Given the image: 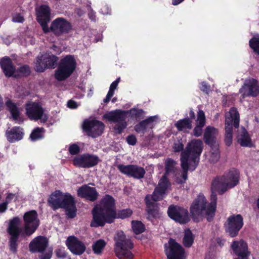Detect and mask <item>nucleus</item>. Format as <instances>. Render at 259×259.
Returning <instances> with one entry per match:
<instances>
[{
  "label": "nucleus",
  "mask_w": 259,
  "mask_h": 259,
  "mask_svg": "<svg viewBox=\"0 0 259 259\" xmlns=\"http://www.w3.org/2000/svg\"><path fill=\"white\" fill-rule=\"evenodd\" d=\"M184 1V0H172V4L174 6H177L181 3Z\"/></svg>",
  "instance_id": "680f3d73"
},
{
  "label": "nucleus",
  "mask_w": 259,
  "mask_h": 259,
  "mask_svg": "<svg viewBox=\"0 0 259 259\" xmlns=\"http://www.w3.org/2000/svg\"><path fill=\"white\" fill-rule=\"evenodd\" d=\"M66 245L69 250L75 255L83 254L86 249L84 244L73 236L67 238L66 241Z\"/></svg>",
  "instance_id": "412c9836"
},
{
  "label": "nucleus",
  "mask_w": 259,
  "mask_h": 259,
  "mask_svg": "<svg viewBox=\"0 0 259 259\" xmlns=\"http://www.w3.org/2000/svg\"><path fill=\"white\" fill-rule=\"evenodd\" d=\"M237 139V142L241 146L250 147L252 145L251 139L247 132L244 127H242L238 131Z\"/></svg>",
  "instance_id": "7c9ffc66"
},
{
  "label": "nucleus",
  "mask_w": 259,
  "mask_h": 259,
  "mask_svg": "<svg viewBox=\"0 0 259 259\" xmlns=\"http://www.w3.org/2000/svg\"><path fill=\"white\" fill-rule=\"evenodd\" d=\"M157 118V116H150L141 121L135 126V130L138 133L144 134L147 130L153 128L155 125L154 121Z\"/></svg>",
  "instance_id": "393cba45"
},
{
  "label": "nucleus",
  "mask_w": 259,
  "mask_h": 259,
  "mask_svg": "<svg viewBox=\"0 0 259 259\" xmlns=\"http://www.w3.org/2000/svg\"><path fill=\"white\" fill-rule=\"evenodd\" d=\"M120 81V78H118L116 80L113 81L110 85L108 92L112 93L114 94V90L117 88L118 83Z\"/></svg>",
  "instance_id": "8fccbe9b"
},
{
  "label": "nucleus",
  "mask_w": 259,
  "mask_h": 259,
  "mask_svg": "<svg viewBox=\"0 0 259 259\" xmlns=\"http://www.w3.org/2000/svg\"><path fill=\"white\" fill-rule=\"evenodd\" d=\"M235 182L233 183L230 182H226L225 179L223 178V176L217 177L213 180L211 183V195H216V192H218L220 194H222L228 189L232 188L235 186Z\"/></svg>",
  "instance_id": "6ab92c4d"
},
{
  "label": "nucleus",
  "mask_w": 259,
  "mask_h": 259,
  "mask_svg": "<svg viewBox=\"0 0 259 259\" xmlns=\"http://www.w3.org/2000/svg\"><path fill=\"white\" fill-rule=\"evenodd\" d=\"M128 113L130 114L132 118L138 119L143 118L144 111L142 109L133 108L128 112L116 110L106 115V118L109 121L115 123L114 130L116 134H121L126 127L127 123L125 119Z\"/></svg>",
  "instance_id": "423d86ee"
},
{
  "label": "nucleus",
  "mask_w": 259,
  "mask_h": 259,
  "mask_svg": "<svg viewBox=\"0 0 259 259\" xmlns=\"http://www.w3.org/2000/svg\"><path fill=\"white\" fill-rule=\"evenodd\" d=\"M48 203L54 210L64 208L66 214L70 218L76 216V208L74 199L69 194H64L60 191H56L50 195Z\"/></svg>",
  "instance_id": "39448f33"
},
{
  "label": "nucleus",
  "mask_w": 259,
  "mask_h": 259,
  "mask_svg": "<svg viewBox=\"0 0 259 259\" xmlns=\"http://www.w3.org/2000/svg\"><path fill=\"white\" fill-rule=\"evenodd\" d=\"M48 244V241L46 237L38 236L34 239L29 244L30 250L32 252H39L40 259H50L52 252L48 250L45 251Z\"/></svg>",
  "instance_id": "9d476101"
},
{
  "label": "nucleus",
  "mask_w": 259,
  "mask_h": 259,
  "mask_svg": "<svg viewBox=\"0 0 259 259\" xmlns=\"http://www.w3.org/2000/svg\"><path fill=\"white\" fill-rule=\"evenodd\" d=\"M203 149V142L199 139H194L190 142L185 151L181 154V163L183 171L182 179L177 178L176 182L179 184L184 183L187 179L188 170H194L199 161V156Z\"/></svg>",
  "instance_id": "7ed1b4c3"
},
{
  "label": "nucleus",
  "mask_w": 259,
  "mask_h": 259,
  "mask_svg": "<svg viewBox=\"0 0 259 259\" xmlns=\"http://www.w3.org/2000/svg\"><path fill=\"white\" fill-rule=\"evenodd\" d=\"M170 186V183L166 178L164 175L160 180L157 187L155 189L152 196V199L154 201H157L162 199L165 194V191L168 187Z\"/></svg>",
  "instance_id": "5701e85b"
},
{
  "label": "nucleus",
  "mask_w": 259,
  "mask_h": 259,
  "mask_svg": "<svg viewBox=\"0 0 259 259\" xmlns=\"http://www.w3.org/2000/svg\"><path fill=\"white\" fill-rule=\"evenodd\" d=\"M117 168L122 174L135 179L143 178L146 171L144 168L137 165L130 164L125 165L122 164L117 165Z\"/></svg>",
  "instance_id": "2eb2a0df"
},
{
  "label": "nucleus",
  "mask_w": 259,
  "mask_h": 259,
  "mask_svg": "<svg viewBox=\"0 0 259 259\" xmlns=\"http://www.w3.org/2000/svg\"><path fill=\"white\" fill-rule=\"evenodd\" d=\"M189 115H190V118L191 120L192 119H194L195 118V113L193 112V110H191L189 112Z\"/></svg>",
  "instance_id": "052dcab7"
},
{
  "label": "nucleus",
  "mask_w": 259,
  "mask_h": 259,
  "mask_svg": "<svg viewBox=\"0 0 259 259\" xmlns=\"http://www.w3.org/2000/svg\"><path fill=\"white\" fill-rule=\"evenodd\" d=\"M50 29L55 34L60 35L63 33H68L71 25L64 19L58 18L53 21Z\"/></svg>",
  "instance_id": "4be33fe9"
},
{
  "label": "nucleus",
  "mask_w": 259,
  "mask_h": 259,
  "mask_svg": "<svg viewBox=\"0 0 259 259\" xmlns=\"http://www.w3.org/2000/svg\"><path fill=\"white\" fill-rule=\"evenodd\" d=\"M211 202L206 206L207 200L202 195H199L193 202L190 212L193 219L196 222H199V219L205 216L208 221L213 217L216 209L217 195H211Z\"/></svg>",
  "instance_id": "20e7f679"
},
{
  "label": "nucleus",
  "mask_w": 259,
  "mask_h": 259,
  "mask_svg": "<svg viewBox=\"0 0 259 259\" xmlns=\"http://www.w3.org/2000/svg\"><path fill=\"white\" fill-rule=\"evenodd\" d=\"M69 151L71 154L75 155L79 152L80 148L76 144H72L69 147Z\"/></svg>",
  "instance_id": "de8ad7c7"
},
{
  "label": "nucleus",
  "mask_w": 259,
  "mask_h": 259,
  "mask_svg": "<svg viewBox=\"0 0 259 259\" xmlns=\"http://www.w3.org/2000/svg\"><path fill=\"white\" fill-rule=\"evenodd\" d=\"M223 178L225 179L226 182H230L231 183H236L235 186L238 184L239 178V173L236 170L230 171L226 175L223 176Z\"/></svg>",
  "instance_id": "72a5a7b5"
},
{
  "label": "nucleus",
  "mask_w": 259,
  "mask_h": 259,
  "mask_svg": "<svg viewBox=\"0 0 259 259\" xmlns=\"http://www.w3.org/2000/svg\"><path fill=\"white\" fill-rule=\"evenodd\" d=\"M23 135L22 128L19 126H15L6 132L7 139L11 143L21 140L23 137Z\"/></svg>",
  "instance_id": "c756f323"
},
{
  "label": "nucleus",
  "mask_w": 259,
  "mask_h": 259,
  "mask_svg": "<svg viewBox=\"0 0 259 259\" xmlns=\"http://www.w3.org/2000/svg\"><path fill=\"white\" fill-rule=\"evenodd\" d=\"M234 126L238 128L239 124V114L237 109L233 107L226 114L225 119V142L230 146L232 141V123Z\"/></svg>",
  "instance_id": "1a4fd4ad"
},
{
  "label": "nucleus",
  "mask_w": 259,
  "mask_h": 259,
  "mask_svg": "<svg viewBox=\"0 0 259 259\" xmlns=\"http://www.w3.org/2000/svg\"><path fill=\"white\" fill-rule=\"evenodd\" d=\"M67 105L70 108H76L77 107L76 102L72 100L68 101L67 102Z\"/></svg>",
  "instance_id": "6e6d98bb"
},
{
  "label": "nucleus",
  "mask_w": 259,
  "mask_h": 259,
  "mask_svg": "<svg viewBox=\"0 0 259 259\" xmlns=\"http://www.w3.org/2000/svg\"><path fill=\"white\" fill-rule=\"evenodd\" d=\"M200 90L203 92L208 94L210 90V87L207 85L205 82H202L201 83V87L200 88Z\"/></svg>",
  "instance_id": "864d4df0"
},
{
  "label": "nucleus",
  "mask_w": 259,
  "mask_h": 259,
  "mask_svg": "<svg viewBox=\"0 0 259 259\" xmlns=\"http://www.w3.org/2000/svg\"><path fill=\"white\" fill-rule=\"evenodd\" d=\"M37 20L45 32L49 31L48 23L50 21V9L48 6L42 5L37 10Z\"/></svg>",
  "instance_id": "aec40b11"
},
{
  "label": "nucleus",
  "mask_w": 259,
  "mask_h": 259,
  "mask_svg": "<svg viewBox=\"0 0 259 259\" xmlns=\"http://www.w3.org/2000/svg\"><path fill=\"white\" fill-rule=\"evenodd\" d=\"M26 115L31 120H38L41 119L44 122L46 121L48 116L44 114V110L37 103L28 102L26 104Z\"/></svg>",
  "instance_id": "ddd939ff"
},
{
  "label": "nucleus",
  "mask_w": 259,
  "mask_h": 259,
  "mask_svg": "<svg viewBox=\"0 0 259 259\" xmlns=\"http://www.w3.org/2000/svg\"><path fill=\"white\" fill-rule=\"evenodd\" d=\"M30 68L27 65L21 66L19 68L15 70L14 76L15 77L21 76H27L30 73Z\"/></svg>",
  "instance_id": "e433bc0d"
},
{
  "label": "nucleus",
  "mask_w": 259,
  "mask_h": 259,
  "mask_svg": "<svg viewBox=\"0 0 259 259\" xmlns=\"http://www.w3.org/2000/svg\"><path fill=\"white\" fill-rule=\"evenodd\" d=\"M93 219L91 226L94 227L103 226L105 223H111L116 218L124 219L130 217L133 211L130 208L115 211V201L109 195H106L100 204L92 210Z\"/></svg>",
  "instance_id": "f03ea898"
},
{
  "label": "nucleus",
  "mask_w": 259,
  "mask_h": 259,
  "mask_svg": "<svg viewBox=\"0 0 259 259\" xmlns=\"http://www.w3.org/2000/svg\"><path fill=\"white\" fill-rule=\"evenodd\" d=\"M14 196H15V194H14L13 193L8 194L6 197V200L5 202L8 204L14 198Z\"/></svg>",
  "instance_id": "13d9d810"
},
{
  "label": "nucleus",
  "mask_w": 259,
  "mask_h": 259,
  "mask_svg": "<svg viewBox=\"0 0 259 259\" xmlns=\"http://www.w3.org/2000/svg\"><path fill=\"white\" fill-rule=\"evenodd\" d=\"M113 95L114 94H113L112 93L108 92L106 98L104 100V102L105 103H108L109 101L110 100L111 98L113 96Z\"/></svg>",
  "instance_id": "bf43d9fd"
},
{
  "label": "nucleus",
  "mask_w": 259,
  "mask_h": 259,
  "mask_svg": "<svg viewBox=\"0 0 259 259\" xmlns=\"http://www.w3.org/2000/svg\"><path fill=\"white\" fill-rule=\"evenodd\" d=\"M239 93L242 98L249 96H257L259 94L258 81L254 78L245 80L243 85L239 90Z\"/></svg>",
  "instance_id": "f3484780"
},
{
  "label": "nucleus",
  "mask_w": 259,
  "mask_h": 259,
  "mask_svg": "<svg viewBox=\"0 0 259 259\" xmlns=\"http://www.w3.org/2000/svg\"><path fill=\"white\" fill-rule=\"evenodd\" d=\"M3 105H4L3 100V98H2L1 96L0 95V111L2 109Z\"/></svg>",
  "instance_id": "e2e57ef3"
},
{
  "label": "nucleus",
  "mask_w": 259,
  "mask_h": 259,
  "mask_svg": "<svg viewBox=\"0 0 259 259\" xmlns=\"http://www.w3.org/2000/svg\"><path fill=\"white\" fill-rule=\"evenodd\" d=\"M167 213L171 219L180 224H186L189 221L187 210L178 206H169Z\"/></svg>",
  "instance_id": "dca6fc26"
},
{
  "label": "nucleus",
  "mask_w": 259,
  "mask_h": 259,
  "mask_svg": "<svg viewBox=\"0 0 259 259\" xmlns=\"http://www.w3.org/2000/svg\"><path fill=\"white\" fill-rule=\"evenodd\" d=\"M194 238L191 231L187 230L185 232L183 243L185 247H190L193 244Z\"/></svg>",
  "instance_id": "58836bf2"
},
{
  "label": "nucleus",
  "mask_w": 259,
  "mask_h": 259,
  "mask_svg": "<svg viewBox=\"0 0 259 259\" xmlns=\"http://www.w3.org/2000/svg\"><path fill=\"white\" fill-rule=\"evenodd\" d=\"M205 123V116L204 112L199 110L197 113L196 125L203 127Z\"/></svg>",
  "instance_id": "37998d69"
},
{
  "label": "nucleus",
  "mask_w": 259,
  "mask_h": 259,
  "mask_svg": "<svg viewBox=\"0 0 259 259\" xmlns=\"http://www.w3.org/2000/svg\"><path fill=\"white\" fill-rule=\"evenodd\" d=\"M231 248L235 253L238 256H248V246L244 241H234L231 244Z\"/></svg>",
  "instance_id": "a878e982"
},
{
  "label": "nucleus",
  "mask_w": 259,
  "mask_h": 259,
  "mask_svg": "<svg viewBox=\"0 0 259 259\" xmlns=\"http://www.w3.org/2000/svg\"><path fill=\"white\" fill-rule=\"evenodd\" d=\"M0 64L4 73L7 77L14 76L16 69L9 57H5L3 58L0 61Z\"/></svg>",
  "instance_id": "cd10ccee"
},
{
  "label": "nucleus",
  "mask_w": 259,
  "mask_h": 259,
  "mask_svg": "<svg viewBox=\"0 0 259 259\" xmlns=\"http://www.w3.org/2000/svg\"><path fill=\"white\" fill-rule=\"evenodd\" d=\"M192 120L189 118L179 120L175 125L179 131L188 133L192 128Z\"/></svg>",
  "instance_id": "2f4dec72"
},
{
  "label": "nucleus",
  "mask_w": 259,
  "mask_h": 259,
  "mask_svg": "<svg viewBox=\"0 0 259 259\" xmlns=\"http://www.w3.org/2000/svg\"><path fill=\"white\" fill-rule=\"evenodd\" d=\"M44 132V128L37 127L35 128L30 135V138L32 141L37 140L43 137L42 133Z\"/></svg>",
  "instance_id": "79ce46f5"
},
{
  "label": "nucleus",
  "mask_w": 259,
  "mask_h": 259,
  "mask_svg": "<svg viewBox=\"0 0 259 259\" xmlns=\"http://www.w3.org/2000/svg\"><path fill=\"white\" fill-rule=\"evenodd\" d=\"M215 150L214 152H212L210 155L209 161L211 163H216L220 158V154L219 152L218 149L215 146Z\"/></svg>",
  "instance_id": "c03bdc74"
},
{
  "label": "nucleus",
  "mask_w": 259,
  "mask_h": 259,
  "mask_svg": "<svg viewBox=\"0 0 259 259\" xmlns=\"http://www.w3.org/2000/svg\"><path fill=\"white\" fill-rule=\"evenodd\" d=\"M89 15L90 18L91 20H95V16L94 15V14H89Z\"/></svg>",
  "instance_id": "0e129e2a"
},
{
  "label": "nucleus",
  "mask_w": 259,
  "mask_h": 259,
  "mask_svg": "<svg viewBox=\"0 0 259 259\" xmlns=\"http://www.w3.org/2000/svg\"><path fill=\"white\" fill-rule=\"evenodd\" d=\"M7 205L8 203L6 202L0 204V212H4L7 209Z\"/></svg>",
  "instance_id": "4d7b16f0"
},
{
  "label": "nucleus",
  "mask_w": 259,
  "mask_h": 259,
  "mask_svg": "<svg viewBox=\"0 0 259 259\" xmlns=\"http://www.w3.org/2000/svg\"><path fill=\"white\" fill-rule=\"evenodd\" d=\"M6 105L11 112L12 117L14 120H17L19 116V111L16 104L12 102L11 100L6 102Z\"/></svg>",
  "instance_id": "c9c22d12"
},
{
  "label": "nucleus",
  "mask_w": 259,
  "mask_h": 259,
  "mask_svg": "<svg viewBox=\"0 0 259 259\" xmlns=\"http://www.w3.org/2000/svg\"><path fill=\"white\" fill-rule=\"evenodd\" d=\"M145 201L147 205L146 210L148 214L156 217L159 214V211L157 204L152 202L150 200V197L148 195L145 197Z\"/></svg>",
  "instance_id": "473e14b6"
},
{
  "label": "nucleus",
  "mask_w": 259,
  "mask_h": 259,
  "mask_svg": "<svg viewBox=\"0 0 259 259\" xmlns=\"http://www.w3.org/2000/svg\"><path fill=\"white\" fill-rule=\"evenodd\" d=\"M176 162L171 158H167L165 161V173L168 175L169 173L175 172Z\"/></svg>",
  "instance_id": "4c0bfd02"
},
{
  "label": "nucleus",
  "mask_w": 259,
  "mask_h": 259,
  "mask_svg": "<svg viewBox=\"0 0 259 259\" xmlns=\"http://www.w3.org/2000/svg\"><path fill=\"white\" fill-rule=\"evenodd\" d=\"M76 62L73 55H67L62 59L58 68L56 70L54 76L58 81H63L68 78L74 71Z\"/></svg>",
  "instance_id": "6e6552de"
},
{
  "label": "nucleus",
  "mask_w": 259,
  "mask_h": 259,
  "mask_svg": "<svg viewBox=\"0 0 259 259\" xmlns=\"http://www.w3.org/2000/svg\"><path fill=\"white\" fill-rule=\"evenodd\" d=\"M46 62L44 61L42 58V55L40 56H38L36 58V62H35V69L36 71L39 72L40 71L38 70L39 67L43 66V65H46Z\"/></svg>",
  "instance_id": "a18cd8bd"
},
{
  "label": "nucleus",
  "mask_w": 259,
  "mask_h": 259,
  "mask_svg": "<svg viewBox=\"0 0 259 259\" xmlns=\"http://www.w3.org/2000/svg\"><path fill=\"white\" fill-rule=\"evenodd\" d=\"M104 127V124L97 120H85L82 125V128L87 135L93 138L101 136L103 133Z\"/></svg>",
  "instance_id": "f8f14e48"
},
{
  "label": "nucleus",
  "mask_w": 259,
  "mask_h": 259,
  "mask_svg": "<svg viewBox=\"0 0 259 259\" xmlns=\"http://www.w3.org/2000/svg\"><path fill=\"white\" fill-rule=\"evenodd\" d=\"M55 252L58 257L65 258L66 256V252L64 248H58L56 250Z\"/></svg>",
  "instance_id": "09e8293b"
},
{
  "label": "nucleus",
  "mask_w": 259,
  "mask_h": 259,
  "mask_svg": "<svg viewBox=\"0 0 259 259\" xmlns=\"http://www.w3.org/2000/svg\"><path fill=\"white\" fill-rule=\"evenodd\" d=\"M106 245V242L103 239H99L94 242L92 245V249L94 253L97 255L102 254V251Z\"/></svg>",
  "instance_id": "f704fd0d"
},
{
  "label": "nucleus",
  "mask_w": 259,
  "mask_h": 259,
  "mask_svg": "<svg viewBox=\"0 0 259 259\" xmlns=\"http://www.w3.org/2000/svg\"><path fill=\"white\" fill-rule=\"evenodd\" d=\"M114 251L116 256L119 259H133L134 254L131 250L134 247V244L131 239L126 237L124 233L118 231L114 237Z\"/></svg>",
  "instance_id": "0eeeda50"
},
{
  "label": "nucleus",
  "mask_w": 259,
  "mask_h": 259,
  "mask_svg": "<svg viewBox=\"0 0 259 259\" xmlns=\"http://www.w3.org/2000/svg\"><path fill=\"white\" fill-rule=\"evenodd\" d=\"M238 257L235 259H247L248 256H238Z\"/></svg>",
  "instance_id": "69168bd1"
},
{
  "label": "nucleus",
  "mask_w": 259,
  "mask_h": 259,
  "mask_svg": "<svg viewBox=\"0 0 259 259\" xmlns=\"http://www.w3.org/2000/svg\"><path fill=\"white\" fill-rule=\"evenodd\" d=\"M243 226V219L241 214H233L230 216L224 224L226 233L231 237L237 236Z\"/></svg>",
  "instance_id": "9b49d317"
},
{
  "label": "nucleus",
  "mask_w": 259,
  "mask_h": 259,
  "mask_svg": "<svg viewBox=\"0 0 259 259\" xmlns=\"http://www.w3.org/2000/svg\"><path fill=\"white\" fill-rule=\"evenodd\" d=\"M23 20V17L19 14L16 15L13 18V21L15 22H22Z\"/></svg>",
  "instance_id": "5fc2aeb1"
},
{
  "label": "nucleus",
  "mask_w": 259,
  "mask_h": 259,
  "mask_svg": "<svg viewBox=\"0 0 259 259\" xmlns=\"http://www.w3.org/2000/svg\"><path fill=\"white\" fill-rule=\"evenodd\" d=\"M90 91L91 92V94L89 93V95H90V96H92V95L93 94V89L92 88H91L90 90Z\"/></svg>",
  "instance_id": "338daca9"
},
{
  "label": "nucleus",
  "mask_w": 259,
  "mask_h": 259,
  "mask_svg": "<svg viewBox=\"0 0 259 259\" xmlns=\"http://www.w3.org/2000/svg\"><path fill=\"white\" fill-rule=\"evenodd\" d=\"M257 206L258 208L259 209V198L257 200Z\"/></svg>",
  "instance_id": "774afa93"
},
{
  "label": "nucleus",
  "mask_w": 259,
  "mask_h": 259,
  "mask_svg": "<svg viewBox=\"0 0 259 259\" xmlns=\"http://www.w3.org/2000/svg\"><path fill=\"white\" fill-rule=\"evenodd\" d=\"M42 60L46 63V65L39 67L38 70L40 72H44L47 68H55L58 60V58L55 55L44 54L42 55Z\"/></svg>",
  "instance_id": "c85d7f7f"
},
{
  "label": "nucleus",
  "mask_w": 259,
  "mask_h": 259,
  "mask_svg": "<svg viewBox=\"0 0 259 259\" xmlns=\"http://www.w3.org/2000/svg\"><path fill=\"white\" fill-rule=\"evenodd\" d=\"M126 141L129 145H135L137 143V139L135 136L130 135L126 138Z\"/></svg>",
  "instance_id": "603ef678"
},
{
  "label": "nucleus",
  "mask_w": 259,
  "mask_h": 259,
  "mask_svg": "<svg viewBox=\"0 0 259 259\" xmlns=\"http://www.w3.org/2000/svg\"><path fill=\"white\" fill-rule=\"evenodd\" d=\"M218 132L214 127H206L204 133V140L206 144L210 146H215Z\"/></svg>",
  "instance_id": "bb28decb"
},
{
  "label": "nucleus",
  "mask_w": 259,
  "mask_h": 259,
  "mask_svg": "<svg viewBox=\"0 0 259 259\" xmlns=\"http://www.w3.org/2000/svg\"><path fill=\"white\" fill-rule=\"evenodd\" d=\"M168 245V247L165 249V253L168 259H184V250L175 240L170 239Z\"/></svg>",
  "instance_id": "a211bd4d"
},
{
  "label": "nucleus",
  "mask_w": 259,
  "mask_h": 259,
  "mask_svg": "<svg viewBox=\"0 0 259 259\" xmlns=\"http://www.w3.org/2000/svg\"><path fill=\"white\" fill-rule=\"evenodd\" d=\"M100 161L98 156L89 153H84L75 157L73 160V164L82 168H90L98 164Z\"/></svg>",
  "instance_id": "4468645a"
},
{
  "label": "nucleus",
  "mask_w": 259,
  "mask_h": 259,
  "mask_svg": "<svg viewBox=\"0 0 259 259\" xmlns=\"http://www.w3.org/2000/svg\"><path fill=\"white\" fill-rule=\"evenodd\" d=\"M202 126L196 125L193 130V135L194 136L198 137L200 136L202 133Z\"/></svg>",
  "instance_id": "3c124183"
},
{
  "label": "nucleus",
  "mask_w": 259,
  "mask_h": 259,
  "mask_svg": "<svg viewBox=\"0 0 259 259\" xmlns=\"http://www.w3.org/2000/svg\"><path fill=\"white\" fill-rule=\"evenodd\" d=\"M78 195L91 201H95L98 196V193L95 188L91 187L87 185H83L77 190Z\"/></svg>",
  "instance_id": "b1692460"
},
{
  "label": "nucleus",
  "mask_w": 259,
  "mask_h": 259,
  "mask_svg": "<svg viewBox=\"0 0 259 259\" xmlns=\"http://www.w3.org/2000/svg\"><path fill=\"white\" fill-rule=\"evenodd\" d=\"M132 224L133 231L135 234H139L144 231L145 227L142 222L138 221H133Z\"/></svg>",
  "instance_id": "ea45409f"
},
{
  "label": "nucleus",
  "mask_w": 259,
  "mask_h": 259,
  "mask_svg": "<svg viewBox=\"0 0 259 259\" xmlns=\"http://www.w3.org/2000/svg\"><path fill=\"white\" fill-rule=\"evenodd\" d=\"M24 229L21 227V221L19 218L16 217L9 221L7 233L10 235L9 245L10 250L16 253L18 246L19 237H24L32 234L39 226L37 213L35 210L26 212L23 216Z\"/></svg>",
  "instance_id": "f257e3e1"
},
{
  "label": "nucleus",
  "mask_w": 259,
  "mask_h": 259,
  "mask_svg": "<svg viewBox=\"0 0 259 259\" xmlns=\"http://www.w3.org/2000/svg\"><path fill=\"white\" fill-rule=\"evenodd\" d=\"M184 148V145L183 144L182 141H178L176 142H175L173 146V149L175 152H179L181 151Z\"/></svg>",
  "instance_id": "49530a36"
},
{
  "label": "nucleus",
  "mask_w": 259,
  "mask_h": 259,
  "mask_svg": "<svg viewBox=\"0 0 259 259\" xmlns=\"http://www.w3.org/2000/svg\"><path fill=\"white\" fill-rule=\"evenodd\" d=\"M250 47L259 55V36H254L249 41Z\"/></svg>",
  "instance_id": "a19ab883"
}]
</instances>
